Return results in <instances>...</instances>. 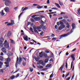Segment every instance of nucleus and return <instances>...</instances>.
I'll list each match as a JSON object with an SVG mask.
<instances>
[{
  "label": "nucleus",
  "mask_w": 80,
  "mask_h": 80,
  "mask_svg": "<svg viewBox=\"0 0 80 80\" xmlns=\"http://www.w3.org/2000/svg\"><path fill=\"white\" fill-rule=\"evenodd\" d=\"M3 2H5L4 3L6 6H9V4H11L12 3L10 0H3Z\"/></svg>",
  "instance_id": "obj_1"
},
{
  "label": "nucleus",
  "mask_w": 80,
  "mask_h": 80,
  "mask_svg": "<svg viewBox=\"0 0 80 80\" xmlns=\"http://www.w3.org/2000/svg\"><path fill=\"white\" fill-rule=\"evenodd\" d=\"M3 45H4L5 48H9V43L7 42V41H5L3 43Z\"/></svg>",
  "instance_id": "obj_2"
},
{
  "label": "nucleus",
  "mask_w": 80,
  "mask_h": 80,
  "mask_svg": "<svg viewBox=\"0 0 80 80\" xmlns=\"http://www.w3.org/2000/svg\"><path fill=\"white\" fill-rule=\"evenodd\" d=\"M3 42H4V39H3V38L2 37L1 38H0V46L1 47H3Z\"/></svg>",
  "instance_id": "obj_3"
},
{
  "label": "nucleus",
  "mask_w": 80,
  "mask_h": 80,
  "mask_svg": "<svg viewBox=\"0 0 80 80\" xmlns=\"http://www.w3.org/2000/svg\"><path fill=\"white\" fill-rule=\"evenodd\" d=\"M19 60V58L18 57H17V60L16 61V68H17V64H19V65H20V64H21V61H20V60H19V62H18Z\"/></svg>",
  "instance_id": "obj_4"
},
{
  "label": "nucleus",
  "mask_w": 80,
  "mask_h": 80,
  "mask_svg": "<svg viewBox=\"0 0 80 80\" xmlns=\"http://www.w3.org/2000/svg\"><path fill=\"white\" fill-rule=\"evenodd\" d=\"M72 28L71 30V32L70 33V34L72 33L73 32V30L75 28V24L74 23H73L72 24Z\"/></svg>",
  "instance_id": "obj_5"
},
{
  "label": "nucleus",
  "mask_w": 80,
  "mask_h": 80,
  "mask_svg": "<svg viewBox=\"0 0 80 80\" xmlns=\"http://www.w3.org/2000/svg\"><path fill=\"white\" fill-rule=\"evenodd\" d=\"M70 34V32H69L67 34H65L60 36V37H67V36H68V35H69Z\"/></svg>",
  "instance_id": "obj_6"
},
{
  "label": "nucleus",
  "mask_w": 80,
  "mask_h": 80,
  "mask_svg": "<svg viewBox=\"0 0 80 80\" xmlns=\"http://www.w3.org/2000/svg\"><path fill=\"white\" fill-rule=\"evenodd\" d=\"M11 22L9 23H8L7 24V26H10V25H14L15 24V23H14V21L13 20H11Z\"/></svg>",
  "instance_id": "obj_7"
},
{
  "label": "nucleus",
  "mask_w": 80,
  "mask_h": 80,
  "mask_svg": "<svg viewBox=\"0 0 80 80\" xmlns=\"http://www.w3.org/2000/svg\"><path fill=\"white\" fill-rule=\"evenodd\" d=\"M25 36L26 37H25ZM23 36L24 40L25 41H26V42L28 41V36Z\"/></svg>",
  "instance_id": "obj_8"
},
{
  "label": "nucleus",
  "mask_w": 80,
  "mask_h": 80,
  "mask_svg": "<svg viewBox=\"0 0 80 80\" xmlns=\"http://www.w3.org/2000/svg\"><path fill=\"white\" fill-rule=\"evenodd\" d=\"M12 35V32L10 31H9L7 34V37H9Z\"/></svg>",
  "instance_id": "obj_9"
},
{
  "label": "nucleus",
  "mask_w": 80,
  "mask_h": 80,
  "mask_svg": "<svg viewBox=\"0 0 80 80\" xmlns=\"http://www.w3.org/2000/svg\"><path fill=\"white\" fill-rule=\"evenodd\" d=\"M64 28H65V25H61L60 27H59V30H62Z\"/></svg>",
  "instance_id": "obj_10"
},
{
  "label": "nucleus",
  "mask_w": 80,
  "mask_h": 80,
  "mask_svg": "<svg viewBox=\"0 0 80 80\" xmlns=\"http://www.w3.org/2000/svg\"><path fill=\"white\" fill-rule=\"evenodd\" d=\"M64 66H65V64L64 63L59 68V70H61V71H62L63 68V67H64Z\"/></svg>",
  "instance_id": "obj_11"
},
{
  "label": "nucleus",
  "mask_w": 80,
  "mask_h": 80,
  "mask_svg": "<svg viewBox=\"0 0 80 80\" xmlns=\"http://www.w3.org/2000/svg\"><path fill=\"white\" fill-rule=\"evenodd\" d=\"M4 10L6 12H9V8L6 7L4 8Z\"/></svg>",
  "instance_id": "obj_12"
},
{
  "label": "nucleus",
  "mask_w": 80,
  "mask_h": 80,
  "mask_svg": "<svg viewBox=\"0 0 80 80\" xmlns=\"http://www.w3.org/2000/svg\"><path fill=\"white\" fill-rule=\"evenodd\" d=\"M15 78V76L14 75L10 77L8 80H13Z\"/></svg>",
  "instance_id": "obj_13"
},
{
  "label": "nucleus",
  "mask_w": 80,
  "mask_h": 80,
  "mask_svg": "<svg viewBox=\"0 0 80 80\" xmlns=\"http://www.w3.org/2000/svg\"><path fill=\"white\" fill-rule=\"evenodd\" d=\"M74 57H75V54H72L71 56V58L73 59V61H74L75 60V58H74Z\"/></svg>",
  "instance_id": "obj_14"
},
{
  "label": "nucleus",
  "mask_w": 80,
  "mask_h": 80,
  "mask_svg": "<svg viewBox=\"0 0 80 80\" xmlns=\"http://www.w3.org/2000/svg\"><path fill=\"white\" fill-rule=\"evenodd\" d=\"M6 50V49H5V48H3L2 49V52H3L4 53H7V51Z\"/></svg>",
  "instance_id": "obj_15"
},
{
  "label": "nucleus",
  "mask_w": 80,
  "mask_h": 80,
  "mask_svg": "<svg viewBox=\"0 0 80 80\" xmlns=\"http://www.w3.org/2000/svg\"><path fill=\"white\" fill-rule=\"evenodd\" d=\"M4 61H6V62H10L11 61L10 58H8L7 59H5Z\"/></svg>",
  "instance_id": "obj_16"
},
{
  "label": "nucleus",
  "mask_w": 80,
  "mask_h": 80,
  "mask_svg": "<svg viewBox=\"0 0 80 80\" xmlns=\"http://www.w3.org/2000/svg\"><path fill=\"white\" fill-rule=\"evenodd\" d=\"M0 60L1 61H5V58H3L2 56H0Z\"/></svg>",
  "instance_id": "obj_17"
},
{
  "label": "nucleus",
  "mask_w": 80,
  "mask_h": 80,
  "mask_svg": "<svg viewBox=\"0 0 80 80\" xmlns=\"http://www.w3.org/2000/svg\"><path fill=\"white\" fill-rule=\"evenodd\" d=\"M3 10H2V12H0V13L1 14L2 16H3L5 15V13L3 12Z\"/></svg>",
  "instance_id": "obj_18"
},
{
  "label": "nucleus",
  "mask_w": 80,
  "mask_h": 80,
  "mask_svg": "<svg viewBox=\"0 0 80 80\" xmlns=\"http://www.w3.org/2000/svg\"><path fill=\"white\" fill-rule=\"evenodd\" d=\"M38 68L39 69H41L43 68V66H42L39 65L38 66Z\"/></svg>",
  "instance_id": "obj_19"
},
{
  "label": "nucleus",
  "mask_w": 80,
  "mask_h": 80,
  "mask_svg": "<svg viewBox=\"0 0 80 80\" xmlns=\"http://www.w3.org/2000/svg\"><path fill=\"white\" fill-rule=\"evenodd\" d=\"M55 5L56 6V7H58V8H60V5H59L58 4L56 3H55Z\"/></svg>",
  "instance_id": "obj_20"
},
{
  "label": "nucleus",
  "mask_w": 80,
  "mask_h": 80,
  "mask_svg": "<svg viewBox=\"0 0 80 80\" xmlns=\"http://www.w3.org/2000/svg\"><path fill=\"white\" fill-rule=\"evenodd\" d=\"M40 57H37V58H35V60L36 61V62H38V60H40Z\"/></svg>",
  "instance_id": "obj_21"
},
{
  "label": "nucleus",
  "mask_w": 80,
  "mask_h": 80,
  "mask_svg": "<svg viewBox=\"0 0 80 80\" xmlns=\"http://www.w3.org/2000/svg\"><path fill=\"white\" fill-rule=\"evenodd\" d=\"M10 40L11 41V43H12L13 44H15V41H13V40L10 39Z\"/></svg>",
  "instance_id": "obj_22"
},
{
  "label": "nucleus",
  "mask_w": 80,
  "mask_h": 80,
  "mask_svg": "<svg viewBox=\"0 0 80 80\" xmlns=\"http://www.w3.org/2000/svg\"><path fill=\"white\" fill-rule=\"evenodd\" d=\"M42 53H43V52H41L39 53V56L41 58H42V57H43V55H42Z\"/></svg>",
  "instance_id": "obj_23"
},
{
  "label": "nucleus",
  "mask_w": 80,
  "mask_h": 80,
  "mask_svg": "<svg viewBox=\"0 0 80 80\" xmlns=\"http://www.w3.org/2000/svg\"><path fill=\"white\" fill-rule=\"evenodd\" d=\"M66 25H67V28H70V24H69V23L67 22L66 24Z\"/></svg>",
  "instance_id": "obj_24"
},
{
  "label": "nucleus",
  "mask_w": 80,
  "mask_h": 80,
  "mask_svg": "<svg viewBox=\"0 0 80 80\" xmlns=\"http://www.w3.org/2000/svg\"><path fill=\"white\" fill-rule=\"evenodd\" d=\"M8 55L9 56H12L13 55V53L11 52H9L8 53Z\"/></svg>",
  "instance_id": "obj_25"
},
{
  "label": "nucleus",
  "mask_w": 80,
  "mask_h": 80,
  "mask_svg": "<svg viewBox=\"0 0 80 80\" xmlns=\"http://www.w3.org/2000/svg\"><path fill=\"white\" fill-rule=\"evenodd\" d=\"M58 2L60 5H61V6H62L63 5V4L62 3V2H60V1L59 0H58Z\"/></svg>",
  "instance_id": "obj_26"
},
{
  "label": "nucleus",
  "mask_w": 80,
  "mask_h": 80,
  "mask_svg": "<svg viewBox=\"0 0 80 80\" xmlns=\"http://www.w3.org/2000/svg\"><path fill=\"white\" fill-rule=\"evenodd\" d=\"M78 15H80V8L79 9V10H78V12L77 13Z\"/></svg>",
  "instance_id": "obj_27"
},
{
  "label": "nucleus",
  "mask_w": 80,
  "mask_h": 80,
  "mask_svg": "<svg viewBox=\"0 0 80 80\" xmlns=\"http://www.w3.org/2000/svg\"><path fill=\"white\" fill-rule=\"evenodd\" d=\"M35 19H37V20H41V18L39 17L35 18Z\"/></svg>",
  "instance_id": "obj_28"
},
{
  "label": "nucleus",
  "mask_w": 80,
  "mask_h": 80,
  "mask_svg": "<svg viewBox=\"0 0 80 80\" xmlns=\"http://www.w3.org/2000/svg\"><path fill=\"white\" fill-rule=\"evenodd\" d=\"M28 7H26L23 10H22V12H24V11H25V10H27L28 9Z\"/></svg>",
  "instance_id": "obj_29"
},
{
  "label": "nucleus",
  "mask_w": 80,
  "mask_h": 80,
  "mask_svg": "<svg viewBox=\"0 0 80 80\" xmlns=\"http://www.w3.org/2000/svg\"><path fill=\"white\" fill-rule=\"evenodd\" d=\"M48 60H49V59L48 58H47L45 60V63H47V62H48Z\"/></svg>",
  "instance_id": "obj_30"
},
{
  "label": "nucleus",
  "mask_w": 80,
  "mask_h": 80,
  "mask_svg": "<svg viewBox=\"0 0 80 80\" xmlns=\"http://www.w3.org/2000/svg\"><path fill=\"white\" fill-rule=\"evenodd\" d=\"M22 64L23 66L25 67V66L26 65V62H22Z\"/></svg>",
  "instance_id": "obj_31"
},
{
  "label": "nucleus",
  "mask_w": 80,
  "mask_h": 80,
  "mask_svg": "<svg viewBox=\"0 0 80 80\" xmlns=\"http://www.w3.org/2000/svg\"><path fill=\"white\" fill-rule=\"evenodd\" d=\"M30 31H31V32H32V33H33L34 32V31H33V28H32V27L30 28Z\"/></svg>",
  "instance_id": "obj_32"
},
{
  "label": "nucleus",
  "mask_w": 80,
  "mask_h": 80,
  "mask_svg": "<svg viewBox=\"0 0 80 80\" xmlns=\"http://www.w3.org/2000/svg\"><path fill=\"white\" fill-rule=\"evenodd\" d=\"M29 69H30V72H33V68H30Z\"/></svg>",
  "instance_id": "obj_33"
},
{
  "label": "nucleus",
  "mask_w": 80,
  "mask_h": 80,
  "mask_svg": "<svg viewBox=\"0 0 80 80\" xmlns=\"http://www.w3.org/2000/svg\"><path fill=\"white\" fill-rule=\"evenodd\" d=\"M52 66V64H48L47 65V67H50Z\"/></svg>",
  "instance_id": "obj_34"
},
{
  "label": "nucleus",
  "mask_w": 80,
  "mask_h": 80,
  "mask_svg": "<svg viewBox=\"0 0 80 80\" xmlns=\"http://www.w3.org/2000/svg\"><path fill=\"white\" fill-rule=\"evenodd\" d=\"M39 27H40L41 29H43V24L40 25Z\"/></svg>",
  "instance_id": "obj_35"
},
{
  "label": "nucleus",
  "mask_w": 80,
  "mask_h": 80,
  "mask_svg": "<svg viewBox=\"0 0 80 80\" xmlns=\"http://www.w3.org/2000/svg\"><path fill=\"white\" fill-rule=\"evenodd\" d=\"M36 29H37V30H39V29H41V28H40V26H38V27H37V28H36Z\"/></svg>",
  "instance_id": "obj_36"
},
{
  "label": "nucleus",
  "mask_w": 80,
  "mask_h": 80,
  "mask_svg": "<svg viewBox=\"0 0 80 80\" xmlns=\"http://www.w3.org/2000/svg\"><path fill=\"white\" fill-rule=\"evenodd\" d=\"M65 12H62L61 13L60 15H65Z\"/></svg>",
  "instance_id": "obj_37"
},
{
  "label": "nucleus",
  "mask_w": 80,
  "mask_h": 80,
  "mask_svg": "<svg viewBox=\"0 0 80 80\" xmlns=\"http://www.w3.org/2000/svg\"><path fill=\"white\" fill-rule=\"evenodd\" d=\"M53 72H52V73L50 76V78H52V77H53Z\"/></svg>",
  "instance_id": "obj_38"
},
{
  "label": "nucleus",
  "mask_w": 80,
  "mask_h": 80,
  "mask_svg": "<svg viewBox=\"0 0 80 80\" xmlns=\"http://www.w3.org/2000/svg\"><path fill=\"white\" fill-rule=\"evenodd\" d=\"M50 52V51H48V50L45 51V52L47 53H49V52Z\"/></svg>",
  "instance_id": "obj_39"
},
{
  "label": "nucleus",
  "mask_w": 80,
  "mask_h": 80,
  "mask_svg": "<svg viewBox=\"0 0 80 80\" xmlns=\"http://www.w3.org/2000/svg\"><path fill=\"white\" fill-rule=\"evenodd\" d=\"M73 67V62H72L71 66V69L72 68V67Z\"/></svg>",
  "instance_id": "obj_40"
},
{
  "label": "nucleus",
  "mask_w": 80,
  "mask_h": 80,
  "mask_svg": "<svg viewBox=\"0 0 80 80\" xmlns=\"http://www.w3.org/2000/svg\"><path fill=\"white\" fill-rule=\"evenodd\" d=\"M14 9L15 10V11H17V9H18V7L14 8Z\"/></svg>",
  "instance_id": "obj_41"
},
{
  "label": "nucleus",
  "mask_w": 80,
  "mask_h": 80,
  "mask_svg": "<svg viewBox=\"0 0 80 80\" xmlns=\"http://www.w3.org/2000/svg\"><path fill=\"white\" fill-rule=\"evenodd\" d=\"M34 32H35V33H36V32H37L38 31H37V29H36V28H34Z\"/></svg>",
  "instance_id": "obj_42"
},
{
  "label": "nucleus",
  "mask_w": 80,
  "mask_h": 80,
  "mask_svg": "<svg viewBox=\"0 0 80 80\" xmlns=\"http://www.w3.org/2000/svg\"><path fill=\"white\" fill-rule=\"evenodd\" d=\"M49 62H53V58H51L49 60Z\"/></svg>",
  "instance_id": "obj_43"
},
{
  "label": "nucleus",
  "mask_w": 80,
  "mask_h": 80,
  "mask_svg": "<svg viewBox=\"0 0 80 80\" xmlns=\"http://www.w3.org/2000/svg\"><path fill=\"white\" fill-rule=\"evenodd\" d=\"M44 57H45L46 58H47V57H48L47 54H44Z\"/></svg>",
  "instance_id": "obj_44"
},
{
  "label": "nucleus",
  "mask_w": 80,
  "mask_h": 80,
  "mask_svg": "<svg viewBox=\"0 0 80 80\" xmlns=\"http://www.w3.org/2000/svg\"><path fill=\"white\" fill-rule=\"evenodd\" d=\"M37 8H38V9H40L41 8V6H39L38 7H37Z\"/></svg>",
  "instance_id": "obj_45"
},
{
  "label": "nucleus",
  "mask_w": 80,
  "mask_h": 80,
  "mask_svg": "<svg viewBox=\"0 0 80 80\" xmlns=\"http://www.w3.org/2000/svg\"><path fill=\"white\" fill-rule=\"evenodd\" d=\"M43 28L44 30H46V28H47V27H46V26H43Z\"/></svg>",
  "instance_id": "obj_46"
},
{
  "label": "nucleus",
  "mask_w": 80,
  "mask_h": 80,
  "mask_svg": "<svg viewBox=\"0 0 80 80\" xmlns=\"http://www.w3.org/2000/svg\"><path fill=\"white\" fill-rule=\"evenodd\" d=\"M66 68H68V64H67V62H66Z\"/></svg>",
  "instance_id": "obj_47"
},
{
  "label": "nucleus",
  "mask_w": 80,
  "mask_h": 80,
  "mask_svg": "<svg viewBox=\"0 0 80 80\" xmlns=\"http://www.w3.org/2000/svg\"><path fill=\"white\" fill-rule=\"evenodd\" d=\"M60 24L62 25H64L63 24V22H60Z\"/></svg>",
  "instance_id": "obj_48"
},
{
  "label": "nucleus",
  "mask_w": 80,
  "mask_h": 80,
  "mask_svg": "<svg viewBox=\"0 0 80 80\" xmlns=\"http://www.w3.org/2000/svg\"><path fill=\"white\" fill-rule=\"evenodd\" d=\"M33 5L34 7H36V6H37V5H38L37 4H33Z\"/></svg>",
  "instance_id": "obj_49"
},
{
  "label": "nucleus",
  "mask_w": 80,
  "mask_h": 80,
  "mask_svg": "<svg viewBox=\"0 0 80 80\" xmlns=\"http://www.w3.org/2000/svg\"><path fill=\"white\" fill-rule=\"evenodd\" d=\"M43 33V32L42 31L41 33H40V35H42Z\"/></svg>",
  "instance_id": "obj_50"
},
{
  "label": "nucleus",
  "mask_w": 80,
  "mask_h": 80,
  "mask_svg": "<svg viewBox=\"0 0 80 80\" xmlns=\"http://www.w3.org/2000/svg\"><path fill=\"white\" fill-rule=\"evenodd\" d=\"M47 3L48 4H49L50 3V0H48L47 1Z\"/></svg>",
  "instance_id": "obj_51"
},
{
  "label": "nucleus",
  "mask_w": 80,
  "mask_h": 80,
  "mask_svg": "<svg viewBox=\"0 0 80 80\" xmlns=\"http://www.w3.org/2000/svg\"><path fill=\"white\" fill-rule=\"evenodd\" d=\"M5 64H6L7 65H9V62H4Z\"/></svg>",
  "instance_id": "obj_52"
},
{
  "label": "nucleus",
  "mask_w": 80,
  "mask_h": 80,
  "mask_svg": "<svg viewBox=\"0 0 80 80\" xmlns=\"http://www.w3.org/2000/svg\"><path fill=\"white\" fill-rule=\"evenodd\" d=\"M58 19V20H61L62 19H63V17H60Z\"/></svg>",
  "instance_id": "obj_53"
},
{
  "label": "nucleus",
  "mask_w": 80,
  "mask_h": 80,
  "mask_svg": "<svg viewBox=\"0 0 80 80\" xmlns=\"http://www.w3.org/2000/svg\"><path fill=\"white\" fill-rule=\"evenodd\" d=\"M56 38H52V41H53V40H56V39H56Z\"/></svg>",
  "instance_id": "obj_54"
},
{
  "label": "nucleus",
  "mask_w": 80,
  "mask_h": 80,
  "mask_svg": "<svg viewBox=\"0 0 80 80\" xmlns=\"http://www.w3.org/2000/svg\"><path fill=\"white\" fill-rule=\"evenodd\" d=\"M30 44H31V45H33L34 44V42H31L30 43Z\"/></svg>",
  "instance_id": "obj_55"
},
{
  "label": "nucleus",
  "mask_w": 80,
  "mask_h": 80,
  "mask_svg": "<svg viewBox=\"0 0 80 80\" xmlns=\"http://www.w3.org/2000/svg\"><path fill=\"white\" fill-rule=\"evenodd\" d=\"M35 17H38L39 16H40L39 14H38L37 15H35Z\"/></svg>",
  "instance_id": "obj_56"
},
{
  "label": "nucleus",
  "mask_w": 80,
  "mask_h": 80,
  "mask_svg": "<svg viewBox=\"0 0 80 80\" xmlns=\"http://www.w3.org/2000/svg\"><path fill=\"white\" fill-rule=\"evenodd\" d=\"M57 25L58 26H59V25H60V23H59V22H57Z\"/></svg>",
  "instance_id": "obj_57"
},
{
  "label": "nucleus",
  "mask_w": 80,
  "mask_h": 80,
  "mask_svg": "<svg viewBox=\"0 0 80 80\" xmlns=\"http://www.w3.org/2000/svg\"><path fill=\"white\" fill-rule=\"evenodd\" d=\"M31 24V22H28V25H30Z\"/></svg>",
  "instance_id": "obj_58"
},
{
  "label": "nucleus",
  "mask_w": 80,
  "mask_h": 80,
  "mask_svg": "<svg viewBox=\"0 0 80 80\" xmlns=\"http://www.w3.org/2000/svg\"><path fill=\"white\" fill-rule=\"evenodd\" d=\"M31 21L32 22H35V21L34 20H33V19H32Z\"/></svg>",
  "instance_id": "obj_59"
},
{
  "label": "nucleus",
  "mask_w": 80,
  "mask_h": 80,
  "mask_svg": "<svg viewBox=\"0 0 80 80\" xmlns=\"http://www.w3.org/2000/svg\"><path fill=\"white\" fill-rule=\"evenodd\" d=\"M1 73H3V69H1Z\"/></svg>",
  "instance_id": "obj_60"
},
{
  "label": "nucleus",
  "mask_w": 80,
  "mask_h": 80,
  "mask_svg": "<svg viewBox=\"0 0 80 80\" xmlns=\"http://www.w3.org/2000/svg\"><path fill=\"white\" fill-rule=\"evenodd\" d=\"M51 37H55V35H54V34H52L51 35Z\"/></svg>",
  "instance_id": "obj_61"
},
{
  "label": "nucleus",
  "mask_w": 80,
  "mask_h": 80,
  "mask_svg": "<svg viewBox=\"0 0 80 80\" xmlns=\"http://www.w3.org/2000/svg\"><path fill=\"white\" fill-rule=\"evenodd\" d=\"M35 17V15H34L33 16H32L31 17L32 18H33L34 17Z\"/></svg>",
  "instance_id": "obj_62"
},
{
  "label": "nucleus",
  "mask_w": 80,
  "mask_h": 80,
  "mask_svg": "<svg viewBox=\"0 0 80 80\" xmlns=\"http://www.w3.org/2000/svg\"><path fill=\"white\" fill-rule=\"evenodd\" d=\"M76 48H74V49H73L72 51V52H74V51H75L76 50Z\"/></svg>",
  "instance_id": "obj_63"
},
{
  "label": "nucleus",
  "mask_w": 80,
  "mask_h": 80,
  "mask_svg": "<svg viewBox=\"0 0 80 80\" xmlns=\"http://www.w3.org/2000/svg\"><path fill=\"white\" fill-rule=\"evenodd\" d=\"M39 63L42 64V63H43V62H42V61H39Z\"/></svg>",
  "instance_id": "obj_64"
}]
</instances>
